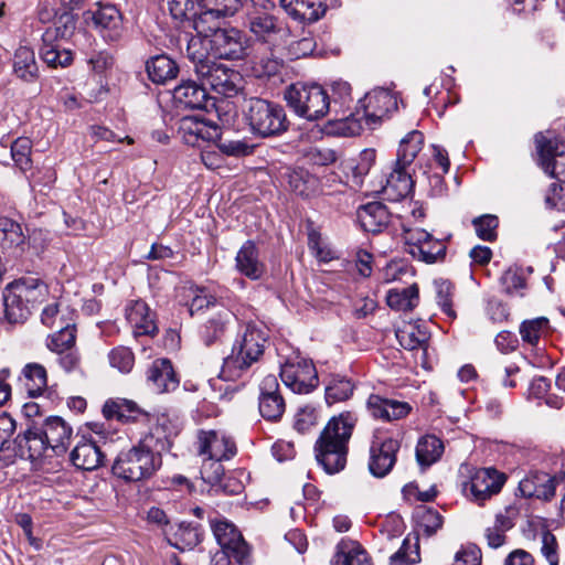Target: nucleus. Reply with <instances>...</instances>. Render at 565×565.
Instances as JSON below:
<instances>
[{"instance_id":"12","label":"nucleus","mask_w":565,"mask_h":565,"mask_svg":"<svg viewBox=\"0 0 565 565\" xmlns=\"http://www.w3.org/2000/svg\"><path fill=\"white\" fill-rule=\"evenodd\" d=\"M211 527L221 550L232 552L233 559L237 564H249V546L233 523L226 520H213Z\"/></svg>"},{"instance_id":"24","label":"nucleus","mask_w":565,"mask_h":565,"mask_svg":"<svg viewBox=\"0 0 565 565\" xmlns=\"http://www.w3.org/2000/svg\"><path fill=\"white\" fill-rule=\"evenodd\" d=\"M125 315L136 337L156 334L154 315L145 301L131 300L126 306Z\"/></svg>"},{"instance_id":"34","label":"nucleus","mask_w":565,"mask_h":565,"mask_svg":"<svg viewBox=\"0 0 565 565\" xmlns=\"http://www.w3.org/2000/svg\"><path fill=\"white\" fill-rule=\"evenodd\" d=\"M3 305L6 318L11 323L22 322L31 313L30 307L21 297V292L17 291L13 282L9 284L3 291Z\"/></svg>"},{"instance_id":"21","label":"nucleus","mask_w":565,"mask_h":565,"mask_svg":"<svg viewBox=\"0 0 565 565\" xmlns=\"http://www.w3.org/2000/svg\"><path fill=\"white\" fill-rule=\"evenodd\" d=\"M279 3L290 19L302 24L315 23L327 12L323 0H279Z\"/></svg>"},{"instance_id":"35","label":"nucleus","mask_w":565,"mask_h":565,"mask_svg":"<svg viewBox=\"0 0 565 565\" xmlns=\"http://www.w3.org/2000/svg\"><path fill=\"white\" fill-rule=\"evenodd\" d=\"M396 339L406 350L424 349L429 339V332L424 324L406 322L396 330Z\"/></svg>"},{"instance_id":"22","label":"nucleus","mask_w":565,"mask_h":565,"mask_svg":"<svg viewBox=\"0 0 565 565\" xmlns=\"http://www.w3.org/2000/svg\"><path fill=\"white\" fill-rule=\"evenodd\" d=\"M178 135L184 143L195 147L200 140L206 141L218 137V128L198 117L185 116L179 120Z\"/></svg>"},{"instance_id":"37","label":"nucleus","mask_w":565,"mask_h":565,"mask_svg":"<svg viewBox=\"0 0 565 565\" xmlns=\"http://www.w3.org/2000/svg\"><path fill=\"white\" fill-rule=\"evenodd\" d=\"M334 565H372L366 551L354 541L342 540L337 546Z\"/></svg>"},{"instance_id":"28","label":"nucleus","mask_w":565,"mask_h":565,"mask_svg":"<svg viewBox=\"0 0 565 565\" xmlns=\"http://www.w3.org/2000/svg\"><path fill=\"white\" fill-rule=\"evenodd\" d=\"M245 24L256 39L264 42L274 40L281 32L278 19L264 11H249Z\"/></svg>"},{"instance_id":"27","label":"nucleus","mask_w":565,"mask_h":565,"mask_svg":"<svg viewBox=\"0 0 565 565\" xmlns=\"http://www.w3.org/2000/svg\"><path fill=\"white\" fill-rule=\"evenodd\" d=\"M173 100L183 108L206 109L210 97L203 85L194 81H185L174 88Z\"/></svg>"},{"instance_id":"36","label":"nucleus","mask_w":565,"mask_h":565,"mask_svg":"<svg viewBox=\"0 0 565 565\" xmlns=\"http://www.w3.org/2000/svg\"><path fill=\"white\" fill-rule=\"evenodd\" d=\"M13 72L24 82H34L39 76V67L32 49L21 45L13 56Z\"/></svg>"},{"instance_id":"1","label":"nucleus","mask_w":565,"mask_h":565,"mask_svg":"<svg viewBox=\"0 0 565 565\" xmlns=\"http://www.w3.org/2000/svg\"><path fill=\"white\" fill-rule=\"evenodd\" d=\"M164 426H152L138 446L120 451L116 457L113 475L127 482L151 478L161 466L159 451L166 449Z\"/></svg>"},{"instance_id":"53","label":"nucleus","mask_w":565,"mask_h":565,"mask_svg":"<svg viewBox=\"0 0 565 565\" xmlns=\"http://www.w3.org/2000/svg\"><path fill=\"white\" fill-rule=\"evenodd\" d=\"M436 289L437 303L443 312L449 318H456V311L452 308L454 285L446 279H437L434 282Z\"/></svg>"},{"instance_id":"45","label":"nucleus","mask_w":565,"mask_h":565,"mask_svg":"<svg viewBox=\"0 0 565 565\" xmlns=\"http://www.w3.org/2000/svg\"><path fill=\"white\" fill-rule=\"evenodd\" d=\"M443 451V441L434 435H426L417 444L416 457L420 466L428 467L440 458Z\"/></svg>"},{"instance_id":"33","label":"nucleus","mask_w":565,"mask_h":565,"mask_svg":"<svg viewBox=\"0 0 565 565\" xmlns=\"http://www.w3.org/2000/svg\"><path fill=\"white\" fill-rule=\"evenodd\" d=\"M53 32L45 31L43 34V44L40 49L42 61L50 67L68 66L73 61L72 51L61 47L57 43H53Z\"/></svg>"},{"instance_id":"55","label":"nucleus","mask_w":565,"mask_h":565,"mask_svg":"<svg viewBox=\"0 0 565 565\" xmlns=\"http://www.w3.org/2000/svg\"><path fill=\"white\" fill-rule=\"evenodd\" d=\"M108 360L111 367L117 369L121 373H129L135 364V355L127 347L114 348L108 353Z\"/></svg>"},{"instance_id":"25","label":"nucleus","mask_w":565,"mask_h":565,"mask_svg":"<svg viewBox=\"0 0 565 565\" xmlns=\"http://www.w3.org/2000/svg\"><path fill=\"white\" fill-rule=\"evenodd\" d=\"M235 267L238 273L249 278L258 280L265 274V264L259 258V250L253 241H246L238 249L235 257Z\"/></svg>"},{"instance_id":"10","label":"nucleus","mask_w":565,"mask_h":565,"mask_svg":"<svg viewBox=\"0 0 565 565\" xmlns=\"http://www.w3.org/2000/svg\"><path fill=\"white\" fill-rule=\"evenodd\" d=\"M406 252L413 258L433 264L444 258L446 254V244L444 241L436 239L431 234L422 228L406 230L404 233Z\"/></svg>"},{"instance_id":"17","label":"nucleus","mask_w":565,"mask_h":565,"mask_svg":"<svg viewBox=\"0 0 565 565\" xmlns=\"http://www.w3.org/2000/svg\"><path fill=\"white\" fill-rule=\"evenodd\" d=\"M85 19L108 41H116L121 35V14L113 4L99 6L94 11H87Z\"/></svg>"},{"instance_id":"39","label":"nucleus","mask_w":565,"mask_h":565,"mask_svg":"<svg viewBox=\"0 0 565 565\" xmlns=\"http://www.w3.org/2000/svg\"><path fill=\"white\" fill-rule=\"evenodd\" d=\"M519 332L523 343L537 347L551 333V323L546 317L527 319L520 324Z\"/></svg>"},{"instance_id":"38","label":"nucleus","mask_w":565,"mask_h":565,"mask_svg":"<svg viewBox=\"0 0 565 565\" xmlns=\"http://www.w3.org/2000/svg\"><path fill=\"white\" fill-rule=\"evenodd\" d=\"M146 71L151 82L164 84L177 76L178 66L167 55H157L147 61Z\"/></svg>"},{"instance_id":"16","label":"nucleus","mask_w":565,"mask_h":565,"mask_svg":"<svg viewBox=\"0 0 565 565\" xmlns=\"http://www.w3.org/2000/svg\"><path fill=\"white\" fill-rule=\"evenodd\" d=\"M93 431L98 439L82 437L71 454V460L78 469L90 471L97 469L103 462L104 455L98 443L106 439L105 426H93Z\"/></svg>"},{"instance_id":"15","label":"nucleus","mask_w":565,"mask_h":565,"mask_svg":"<svg viewBox=\"0 0 565 565\" xmlns=\"http://www.w3.org/2000/svg\"><path fill=\"white\" fill-rule=\"evenodd\" d=\"M504 481V475L493 468L479 469L466 487L467 495H470L471 500L478 504H483L484 501L500 492Z\"/></svg>"},{"instance_id":"8","label":"nucleus","mask_w":565,"mask_h":565,"mask_svg":"<svg viewBox=\"0 0 565 565\" xmlns=\"http://www.w3.org/2000/svg\"><path fill=\"white\" fill-rule=\"evenodd\" d=\"M209 45L214 58L238 61L247 56L249 41L243 31L227 26L214 33Z\"/></svg>"},{"instance_id":"62","label":"nucleus","mask_w":565,"mask_h":565,"mask_svg":"<svg viewBox=\"0 0 565 565\" xmlns=\"http://www.w3.org/2000/svg\"><path fill=\"white\" fill-rule=\"evenodd\" d=\"M45 434H50L54 440H51L50 448L55 452L65 451L71 439V426H46Z\"/></svg>"},{"instance_id":"51","label":"nucleus","mask_w":565,"mask_h":565,"mask_svg":"<svg viewBox=\"0 0 565 565\" xmlns=\"http://www.w3.org/2000/svg\"><path fill=\"white\" fill-rule=\"evenodd\" d=\"M31 150L32 145L29 138H18L11 146L12 159L24 173L32 169Z\"/></svg>"},{"instance_id":"19","label":"nucleus","mask_w":565,"mask_h":565,"mask_svg":"<svg viewBox=\"0 0 565 565\" xmlns=\"http://www.w3.org/2000/svg\"><path fill=\"white\" fill-rule=\"evenodd\" d=\"M366 406L374 419L393 422L404 419L413 409L405 401L384 398L377 394L369 396Z\"/></svg>"},{"instance_id":"41","label":"nucleus","mask_w":565,"mask_h":565,"mask_svg":"<svg viewBox=\"0 0 565 565\" xmlns=\"http://www.w3.org/2000/svg\"><path fill=\"white\" fill-rule=\"evenodd\" d=\"M13 285L30 308L43 301L49 294L47 286L39 278L23 277L14 280Z\"/></svg>"},{"instance_id":"11","label":"nucleus","mask_w":565,"mask_h":565,"mask_svg":"<svg viewBox=\"0 0 565 565\" xmlns=\"http://www.w3.org/2000/svg\"><path fill=\"white\" fill-rule=\"evenodd\" d=\"M399 443L394 438H384L380 429L373 435L370 446L369 471L375 478L387 476L396 462Z\"/></svg>"},{"instance_id":"23","label":"nucleus","mask_w":565,"mask_h":565,"mask_svg":"<svg viewBox=\"0 0 565 565\" xmlns=\"http://www.w3.org/2000/svg\"><path fill=\"white\" fill-rule=\"evenodd\" d=\"M535 143L543 170L557 180H565V153H555L554 142L542 134L535 136Z\"/></svg>"},{"instance_id":"18","label":"nucleus","mask_w":565,"mask_h":565,"mask_svg":"<svg viewBox=\"0 0 565 565\" xmlns=\"http://www.w3.org/2000/svg\"><path fill=\"white\" fill-rule=\"evenodd\" d=\"M364 117L367 124H375L397 109V97L388 89L376 88L363 99Z\"/></svg>"},{"instance_id":"4","label":"nucleus","mask_w":565,"mask_h":565,"mask_svg":"<svg viewBox=\"0 0 565 565\" xmlns=\"http://www.w3.org/2000/svg\"><path fill=\"white\" fill-rule=\"evenodd\" d=\"M353 426H324L315 444L317 462L329 473L345 468Z\"/></svg>"},{"instance_id":"6","label":"nucleus","mask_w":565,"mask_h":565,"mask_svg":"<svg viewBox=\"0 0 565 565\" xmlns=\"http://www.w3.org/2000/svg\"><path fill=\"white\" fill-rule=\"evenodd\" d=\"M102 414L105 420L107 422H139V423H147V422H171L173 420L172 417H170L168 412H147L139 407V405L127 398H108L103 407H102Z\"/></svg>"},{"instance_id":"57","label":"nucleus","mask_w":565,"mask_h":565,"mask_svg":"<svg viewBox=\"0 0 565 565\" xmlns=\"http://www.w3.org/2000/svg\"><path fill=\"white\" fill-rule=\"evenodd\" d=\"M23 451L24 445L21 444L20 434L14 439H3L0 444V461L9 466L17 458H24Z\"/></svg>"},{"instance_id":"14","label":"nucleus","mask_w":565,"mask_h":565,"mask_svg":"<svg viewBox=\"0 0 565 565\" xmlns=\"http://www.w3.org/2000/svg\"><path fill=\"white\" fill-rule=\"evenodd\" d=\"M196 449L209 459L228 460L236 455L234 440L215 429H200L196 436Z\"/></svg>"},{"instance_id":"58","label":"nucleus","mask_w":565,"mask_h":565,"mask_svg":"<svg viewBox=\"0 0 565 565\" xmlns=\"http://www.w3.org/2000/svg\"><path fill=\"white\" fill-rule=\"evenodd\" d=\"M473 226L479 238L483 241H493L497 237L498 217L486 214L473 220Z\"/></svg>"},{"instance_id":"63","label":"nucleus","mask_w":565,"mask_h":565,"mask_svg":"<svg viewBox=\"0 0 565 565\" xmlns=\"http://www.w3.org/2000/svg\"><path fill=\"white\" fill-rule=\"evenodd\" d=\"M501 284L508 295H523L521 290L525 288V279L518 269L509 268L504 271Z\"/></svg>"},{"instance_id":"46","label":"nucleus","mask_w":565,"mask_h":565,"mask_svg":"<svg viewBox=\"0 0 565 565\" xmlns=\"http://www.w3.org/2000/svg\"><path fill=\"white\" fill-rule=\"evenodd\" d=\"M76 328L73 323H65L60 330L47 337L46 347L54 353H63L75 349Z\"/></svg>"},{"instance_id":"43","label":"nucleus","mask_w":565,"mask_h":565,"mask_svg":"<svg viewBox=\"0 0 565 565\" xmlns=\"http://www.w3.org/2000/svg\"><path fill=\"white\" fill-rule=\"evenodd\" d=\"M419 301L417 285H411L402 289H392L387 292L386 302L394 310H413Z\"/></svg>"},{"instance_id":"61","label":"nucleus","mask_w":565,"mask_h":565,"mask_svg":"<svg viewBox=\"0 0 565 565\" xmlns=\"http://www.w3.org/2000/svg\"><path fill=\"white\" fill-rule=\"evenodd\" d=\"M220 151L226 156L232 157H246L254 152L255 146L248 143L246 140H227L220 139L217 142Z\"/></svg>"},{"instance_id":"31","label":"nucleus","mask_w":565,"mask_h":565,"mask_svg":"<svg viewBox=\"0 0 565 565\" xmlns=\"http://www.w3.org/2000/svg\"><path fill=\"white\" fill-rule=\"evenodd\" d=\"M406 168V166L396 163L386 179L383 191L393 201H399L412 192L414 183Z\"/></svg>"},{"instance_id":"9","label":"nucleus","mask_w":565,"mask_h":565,"mask_svg":"<svg viewBox=\"0 0 565 565\" xmlns=\"http://www.w3.org/2000/svg\"><path fill=\"white\" fill-rule=\"evenodd\" d=\"M202 72L198 76L203 84L210 85L215 93L224 97L237 96L243 88V77L239 72L223 63L214 61Z\"/></svg>"},{"instance_id":"50","label":"nucleus","mask_w":565,"mask_h":565,"mask_svg":"<svg viewBox=\"0 0 565 565\" xmlns=\"http://www.w3.org/2000/svg\"><path fill=\"white\" fill-rule=\"evenodd\" d=\"M419 561L418 537L414 542L409 535L404 539L402 546L397 552L390 556V565H412Z\"/></svg>"},{"instance_id":"42","label":"nucleus","mask_w":565,"mask_h":565,"mask_svg":"<svg viewBox=\"0 0 565 565\" xmlns=\"http://www.w3.org/2000/svg\"><path fill=\"white\" fill-rule=\"evenodd\" d=\"M288 184L290 190L302 198L313 195L319 188L318 179L303 169H296L288 173Z\"/></svg>"},{"instance_id":"5","label":"nucleus","mask_w":565,"mask_h":565,"mask_svg":"<svg viewBox=\"0 0 565 565\" xmlns=\"http://www.w3.org/2000/svg\"><path fill=\"white\" fill-rule=\"evenodd\" d=\"M288 106L300 117L308 120L323 118L331 109V99L318 84H292L285 92Z\"/></svg>"},{"instance_id":"29","label":"nucleus","mask_w":565,"mask_h":565,"mask_svg":"<svg viewBox=\"0 0 565 565\" xmlns=\"http://www.w3.org/2000/svg\"><path fill=\"white\" fill-rule=\"evenodd\" d=\"M358 220L364 231L380 233L390 223V213L381 202H370L360 206Z\"/></svg>"},{"instance_id":"64","label":"nucleus","mask_w":565,"mask_h":565,"mask_svg":"<svg viewBox=\"0 0 565 565\" xmlns=\"http://www.w3.org/2000/svg\"><path fill=\"white\" fill-rule=\"evenodd\" d=\"M544 200L547 207L565 211V180L552 183L545 193Z\"/></svg>"},{"instance_id":"56","label":"nucleus","mask_w":565,"mask_h":565,"mask_svg":"<svg viewBox=\"0 0 565 565\" xmlns=\"http://www.w3.org/2000/svg\"><path fill=\"white\" fill-rule=\"evenodd\" d=\"M443 525L441 514L431 508H425L418 513V529L427 536L434 535Z\"/></svg>"},{"instance_id":"40","label":"nucleus","mask_w":565,"mask_h":565,"mask_svg":"<svg viewBox=\"0 0 565 565\" xmlns=\"http://www.w3.org/2000/svg\"><path fill=\"white\" fill-rule=\"evenodd\" d=\"M223 18L224 17L221 13L214 12V9L200 8L198 10V14H195L188 24L192 26L198 34L209 38L210 40L213 39L214 33H217L223 29Z\"/></svg>"},{"instance_id":"13","label":"nucleus","mask_w":565,"mask_h":565,"mask_svg":"<svg viewBox=\"0 0 565 565\" xmlns=\"http://www.w3.org/2000/svg\"><path fill=\"white\" fill-rule=\"evenodd\" d=\"M236 316L227 308L212 313L199 328L200 342L205 348L220 345L233 330Z\"/></svg>"},{"instance_id":"26","label":"nucleus","mask_w":565,"mask_h":565,"mask_svg":"<svg viewBox=\"0 0 565 565\" xmlns=\"http://www.w3.org/2000/svg\"><path fill=\"white\" fill-rule=\"evenodd\" d=\"M147 381L158 393L172 392L179 386V379L168 359H157L151 363Z\"/></svg>"},{"instance_id":"59","label":"nucleus","mask_w":565,"mask_h":565,"mask_svg":"<svg viewBox=\"0 0 565 565\" xmlns=\"http://www.w3.org/2000/svg\"><path fill=\"white\" fill-rule=\"evenodd\" d=\"M353 393V384L347 379L333 381L326 390L327 403H337L348 399Z\"/></svg>"},{"instance_id":"48","label":"nucleus","mask_w":565,"mask_h":565,"mask_svg":"<svg viewBox=\"0 0 565 565\" xmlns=\"http://www.w3.org/2000/svg\"><path fill=\"white\" fill-rule=\"evenodd\" d=\"M0 235L2 236V242L6 247H14L24 250L26 236L21 224L9 218L0 221Z\"/></svg>"},{"instance_id":"47","label":"nucleus","mask_w":565,"mask_h":565,"mask_svg":"<svg viewBox=\"0 0 565 565\" xmlns=\"http://www.w3.org/2000/svg\"><path fill=\"white\" fill-rule=\"evenodd\" d=\"M169 543L180 551L191 550L202 540V533L199 527L191 523H180L169 537Z\"/></svg>"},{"instance_id":"20","label":"nucleus","mask_w":565,"mask_h":565,"mask_svg":"<svg viewBox=\"0 0 565 565\" xmlns=\"http://www.w3.org/2000/svg\"><path fill=\"white\" fill-rule=\"evenodd\" d=\"M558 482V476L551 477L545 472H534L519 482L518 490L524 498L550 501L555 495Z\"/></svg>"},{"instance_id":"2","label":"nucleus","mask_w":565,"mask_h":565,"mask_svg":"<svg viewBox=\"0 0 565 565\" xmlns=\"http://www.w3.org/2000/svg\"><path fill=\"white\" fill-rule=\"evenodd\" d=\"M267 334L255 324H247L237 334L231 354L224 359L220 377L232 381L239 377L243 371L249 369L264 354Z\"/></svg>"},{"instance_id":"3","label":"nucleus","mask_w":565,"mask_h":565,"mask_svg":"<svg viewBox=\"0 0 565 565\" xmlns=\"http://www.w3.org/2000/svg\"><path fill=\"white\" fill-rule=\"evenodd\" d=\"M243 115L253 135L260 138L277 137L289 128L285 108L274 102L250 97L244 102Z\"/></svg>"},{"instance_id":"30","label":"nucleus","mask_w":565,"mask_h":565,"mask_svg":"<svg viewBox=\"0 0 565 565\" xmlns=\"http://www.w3.org/2000/svg\"><path fill=\"white\" fill-rule=\"evenodd\" d=\"M43 426H29V428L20 435L21 444L24 445V458L35 461L42 457L51 440H54L50 434H45Z\"/></svg>"},{"instance_id":"49","label":"nucleus","mask_w":565,"mask_h":565,"mask_svg":"<svg viewBox=\"0 0 565 565\" xmlns=\"http://www.w3.org/2000/svg\"><path fill=\"white\" fill-rule=\"evenodd\" d=\"M29 394L32 396L41 394L47 385V374L43 365L29 363L23 369Z\"/></svg>"},{"instance_id":"44","label":"nucleus","mask_w":565,"mask_h":565,"mask_svg":"<svg viewBox=\"0 0 565 565\" xmlns=\"http://www.w3.org/2000/svg\"><path fill=\"white\" fill-rule=\"evenodd\" d=\"M424 145V135L418 130L408 132L399 142L396 163L408 167Z\"/></svg>"},{"instance_id":"52","label":"nucleus","mask_w":565,"mask_h":565,"mask_svg":"<svg viewBox=\"0 0 565 565\" xmlns=\"http://www.w3.org/2000/svg\"><path fill=\"white\" fill-rule=\"evenodd\" d=\"M285 401L281 395L259 396V413L268 422H277L285 412Z\"/></svg>"},{"instance_id":"32","label":"nucleus","mask_w":565,"mask_h":565,"mask_svg":"<svg viewBox=\"0 0 565 565\" xmlns=\"http://www.w3.org/2000/svg\"><path fill=\"white\" fill-rule=\"evenodd\" d=\"M186 56L193 64L195 74L203 73L202 71L214 62L211 46L209 45V38L198 33L196 35H191L188 39Z\"/></svg>"},{"instance_id":"54","label":"nucleus","mask_w":565,"mask_h":565,"mask_svg":"<svg viewBox=\"0 0 565 565\" xmlns=\"http://www.w3.org/2000/svg\"><path fill=\"white\" fill-rule=\"evenodd\" d=\"M200 9L196 0H170L169 10L172 18L182 23H189Z\"/></svg>"},{"instance_id":"60","label":"nucleus","mask_w":565,"mask_h":565,"mask_svg":"<svg viewBox=\"0 0 565 565\" xmlns=\"http://www.w3.org/2000/svg\"><path fill=\"white\" fill-rule=\"evenodd\" d=\"M222 460L209 459L202 463L200 473L202 480L211 486L220 484L224 480V467L221 463Z\"/></svg>"},{"instance_id":"7","label":"nucleus","mask_w":565,"mask_h":565,"mask_svg":"<svg viewBox=\"0 0 565 565\" xmlns=\"http://www.w3.org/2000/svg\"><path fill=\"white\" fill-rule=\"evenodd\" d=\"M280 377L288 388L298 394L310 393L319 383L312 361L300 356L288 359L281 365Z\"/></svg>"}]
</instances>
